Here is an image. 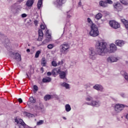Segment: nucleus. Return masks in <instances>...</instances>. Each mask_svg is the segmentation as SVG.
<instances>
[{"label": "nucleus", "mask_w": 128, "mask_h": 128, "mask_svg": "<svg viewBox=\"0 0 128 128\" xmlns=\"http://www.w3.org/2000/svg\"><path fill=\"white\" fill-rule=\"evenodd\" d=\"M96 48L97 50L98 54L99 56H104L110 52L108 48V44L105 42L97 41Z\"/></svg>", "instance_id": "obj_1"}, {"label": "nucleus", "mask_w": 128, "mask_h": 128, "mask_svg": "<svg viewBox=\"0 0 128 128\" xmlns=\"http://www.w3.org/2000/svg\"><path fill=\"white\" fill-rule=\"evenodd\" d=\"M89 34L90 36H93L94 38H96V36H99L100 32H98V26H96V24L91 25Z\"/></svg>", "instance_id": "obj_2"}, {"label": "nucleus", "mask_w": 128, "mask_h": 128, "mask_svg": "<svg viewBox=\"0 0 128 128\" xmlns=\"http://www.w3.org/2000/svg\"><path fill=\"white\" fill-rule=\"evenodd\" d=\"M60 52L61 54H66L70 50V44L68 43H64L60 46Z\"/></svg>", "instance_id": "obj_3"}, {"label": "nucleus", "mask_w": 128, "mask_h": 128, "mask_svg": "<svg viewBox=\"0 0 128 128\" xmlns=\"http://www.w3.org/2000/svg\"><path fill=\"white\" fill-rule=\"evenodd\" d=\"M15 122H16L17 124L19 126L20 128H30L28 126L26 125L24 120L22 119L16 118L14 120Z\"/></svg>", "instance_id": "obj_4"}, {"label": "nucleus", "mask_w": 128, "mask_h": 128, "mask_svg": "<svg viewBox=\"0 0 128 128\" xmlns=\"http://www.w3.org/2000/svg\"><path fill=\"white\" fill-rule=\"evenodd\" d=\"M89 58L91 60H94L96 58V50L92 48H89Z\"/></svg>", "instance_id": "obj_5"}, {"label": "nucleus", "mask_w": 128, "mask_h": 128, "mask_svg": "<svg viewBox=\"0 0 128 128\" xmlns=\"http://www.w3.org/2000/svg\"><path fill=\"white\" fill-rule=\"evenodd\" d=\"M86 104H88V106H94L95 108H99V106H100L102 103L98 100H93L90 102H86Z\"/></svg>", "instance_id": "obj_6"}, {"label": "nucleus", "mask_w": 128, "mask_h": 128, "mask_svg": "<svg viewBox=\"0 0 128 128\" xmlns=\"http://www.w3.org/2000/svg\"><path fill=\"white\" fill-rule=\"evenodd\" d=\"M126 106H128L124 104H117L114 106V110L116 112H120L123 110L124 108Z\"/></svg>", "instance_id": "obj_7"}, {"label": "nucleus", "mask_w": 128, "mask_h": 128, "mask_svg": "<svg viewBox=\"0 0 128 128\" xmlns=\"http://www.w3.org/2000/svg\"><path fill=\"white\" fill-rule=\"evenodd\" d=\"M46 40H45L42 42L43 44H46L48 42H50V40H52V34L50 33V30H46Z\"/></svg>", "instance_id": "obj_8"}, {"label": "nucleus", "mask_w": 128, "mask_h": 128, "mask_svg": "<svg viewBox=\"0 0 128 128\" xmlns=\"http://www.w3.org/2000/svg\"><path fill=\"white\" fill-rule=\"evenodd\" d=\"M110 26L111 28H120V25L118 22H116L115 20H111L109 22Z\"/></svg>", "instance_id": "obj_9"}, {"label": "nucleus", "mask_w": 128, "mask_h": 128, "mask_svg": "<svg viewBox=\"0 0 128 128\" xmlns=\"http://www.w3.org/2000/svg\"><path fill=\"white\" fill-rule=\"evenodd\" d=\"M12 58L14 60H16L17 62H20L22 60V57H20V54L18 52H12Z\"/></svg>", "instance_id": "obj_10"}, {"label": "nucleus", "mask_w": 128, "mask_h": 128, "mask_svg": "<svg viewBox=\"0 0 128 128\" xmlns=\"http://www.w3.org/2000/svg\"><path fill=\"white\" fill-rule=\"evenodd\" d=\"M114 10H117V12H120V10H122V6L120 4V2H117L116 3L114 4Z\"/></svg>", "instance_id": "obj_11"}, {"label": "nucleus", "mask_w": 128, "mask_h": 128, "mask_svg": "<svg viewBox=\"0 0 128 128\" xmlns=\"http://www.w3.org/2000/svg\"><path fill=\"white\" fill-rule=\"evenodd\" d=\"M118 50L116 46L114 44H111L110 45V52H116Z\"/></svg>", "instance_id": "obj_12"}, {"label": "nucleus", "mask_w": 128, "mask_h": 128, "mask_svg": "<svg viewBox=\"0 0 128 128\" xmlns=\"http://www.w3.org/2000/svg\"><path fill=\"white\" fill-rule=\"evenodd\" d=\"M124 44H126V42L122 40H116L115 42V44H116V46H120V48H122V46H124Z\"/></svg>", "instance_id": "obj_13"}, {"label": "nucleus", "mask_w": 128, "mask_h": 128, "mask_svg": "<svg viewBox=\"0 0 128 128\" xmlns=\"http://www.w3.org/2000/svg\"><path fill=\"white\" fill-rule=\"evenodd\" d=\"M93 88L96 90H100V92H102L104 90V87L100 84H96L93 86Z\"/></svg>", "instance_id": "obj_14"}, {"label": "nucleus", "mask_w": 128, "mask_h": 128, "mask_svg": "<svg viewBox=\"0 0 128 128\" xmlns=\"http://www.w3.org/2000/svg\"><path fill=\"white\" fill-rule=\"evenodd\" d=\"M66 0H56V2H54V4L56 6H62L64 4H66Z\"/></svg>", "instance_id": "obj_15"}, {"label": "nucleus", "mask_w": 128, "mask_h": 128, "mask_svg": "<svg viewBox=\"0 0 128 128\" xmlns=\"http://www.w3.org/2000/svg\"><path fill=\"white\" fill-rule=\"evenodd\" d=\"M18 9L16 8V6L13 5L10 7V10L12 12H13L14 14H18Z\"/></svg>", "instance_id": "obj_16"}, {"label": "nucleus", "mask_w": 128, "mask_h": 128, "mask_svg": "<svg viewBox=\"0 0 128 128\" xmlns=\"http://www.w3.org/2000/svg\"><path fill=\"white\" fill-rule=\"evenodd\" d=\"M38 39L39 42L42 41V38L44 36V32H42V30L41 29H40L38 31Z\"/></svg>", "instance_id": "obj_17"}, {"label": "nucleus", "mask_w": 128, "mask_h": 128, "mask_svg": "<svg viewBox=\"0 0 128 128\" xmlns=\"http://www.w3.org/2000/svg\"><path fill=\"white\" fill-rule=\"evenodd\" d=\"M34 2V0H28L26 2V6H28V8H32Z\"/></svg>", "instance_id": "obj_18"}, {"label": "nucleus", "mask_w": 128, "mask_h": 128, "mask_svg": "<svg viewBox=\"0 0 128 128\" xmlns=\"http://www.w3.org/2000/svg\"><path fill=\"white\" fill-rule=\"evenodd\" d=\"M66 72H68L67 70L65 72L60 70V72L58 73L60 74V78H62V80L66 78Z\"/></svg>", "instance_id": "obj_19"}, {"label": "nucleus", "mask_w": 128, "mask_h": 128, "mask_svg": "<svg viewBox=\"0 0 128 128\" xmlns=\"http://www.w3.org/2000/svg\"><path fill=\"white\" fill-rule=\"evenodd\" d=\"M99 5L102 8H108V4H107L106 1L101 0L99 2Z\"/></svg>", "instance_id": "obj_20"}, {"label": "nucleus", "mask_w": 128, "mask_h": 128, "mask_svg": "<svg viewBox=\"0 0 128 128\" xmlns=\"http://www.w3.org/2000/svg\"><path fill=\"white\" fill-rule=\"evenodd\" d=\"M120 20L122 24L124 25L125 28L128 30V20L126 19H122Z\"/></svg>", "instance_id": "obj_21"}, {"label": "nucleus", "mask_w": 128, "mask_h": 128, "mask_svg": "<svg viewBox=\"0 0 128 128\" xmlns=\"http://www.w3.org/2000/svg\"><path fill=\"white\" fill-rule=\"evenodd\" d=\"M61 86H62L63 88H66L67 90L70 88V84L66 82H64L63 83H60Z\"/></svg>", "instance_id": "obj_22"}, {"label": "nucleus", "mask_w": 128, "mask_h": 128, "mask_svg": "<svg viewBox=\"0 0 128 128\" xmlns=\"http://www.w3.org/2000/svg\"><path fill=\"white\" fill-rule=\"evenodd\" d=\"M52 80V78L50 77H46V78H43L42 82H50Z\"/></svg>", "instance_id": "obj_23"}, {"label": "nucleus", "mask_w": 128, "mask_h": 128, "mask_svg": "<svg viewBox=\"0 0 128 128\" xmlns=\"http://www.w3.org/2000/svg\"><path fill=\"white\" fill-rule=\"evenodd\" d=\"M42 66H46V60L44 58H42L41 61Z\"/></svg>", "instance_id": "obj_24"}, {"label": "nucleus", "mask_w": 128, "mask_h": 128, "mask_svg": "<svg viewBox=\"0 0 128 128\" xmlns=\"http://www.w3.org/2000/svg\"><path fill=\"white\" fill-rule=\"evenodd\" d=\"M102 18V14L100 12L98 13L95 16V18H96L97 20H100Z\"/></svg>", "instance_id": "obj_25"}, {"label": "nucleus", "mask_w": 128, "mask_h": 128, "mask_svg": "<svg viewBox=\"0 0 128 128\" xmlns=\"http://www.w3.org/2000/svg\"><path fill=\"white\" fill-rule=\"evenodd\" d=\"M60 70H56V68H54L52 71V74L53 76H56V74H60Z\"/></svg>", "instance_id": "obj_26"}, {"label": "nucleus", "mask_w": 128, "mask_h": 128, "mask_svg": "<svg viewBox=\"0 0 128 128\" xmlns=\"http://www.w3.org/2000/svg\"><path fill=\"white\" fill-rule=\"evenodd\" d=\"M65 110L66 112H70V110H72V108L70 107V105L69 104H66L65 106Z\"/></svg>", "instance_id": "obj_27"}, {"label": "nucleus", "mask_w": 128, "mask_h": 128, "mask_svg": "<svg viewBox=\"0 0 128 128\" xmlns=\"http://www.w3.org/2000/svg\"><path fill=\"white\" fill-rule=\"evenodd\" d=\"M42 6V0H38L37 4L38 9L40 10Z\"/></svg>", "instance_id": "obj_28"}, {"label": "nucleus", "mask_w": 128, "mask_h": 128, "mask_svg": "<svg viewBox=\"0 0 128 128\" xmlns=\"http://www.w3.org/2000/svg\"><path fill=\"white\" fill-rule=\"evenodd\" d=\"M24 116H28V118H33V116H34V114H32L27 112H24Z\"/></svg>", "instance_id": "obj_29"}, {"label": "nucleus", "mask_w": 128, "mask_h": 128, "mask_svg": "<svg viewBox=\"0 0 128 128\" xmlns=\"http://www.w3.org/2000/svg\"><path fill=\"white\" fill-rule=\"evenodd\" d=\"M94 100V98H92V97L90 96H88L86 98V100L87 102H92V100Z\"/></svg>", "instance_id": "obj_30"}, {"label": "nucleus", "mask_w": 128, "mask_h": 128, "mask_svg": "<svg viewBox=\"0 0 128 128\" xmlns=\"http://www.w3.org/2000/svg\"><path fill=\"white\" fill-rule=\"evenodd\" d=\"M112 62H116L118 60V59L116 57L114 56H111Z\"/></svg>", "instance_id": "obj_31"}, {"label": "nucleus", "mask_w": 128, "mask_h": 128, "mask_svg": "<svg viewBox=\"0 0 128 128\" xmlns=\"http://www.w3.org/2000/svg\"><path fill=\"white\" fill-rule=\"evenodd\" d=\"M40 52H42V51L40 50H38L36 54H35V58H38V56H40Z\"/></svg>", "instance_id": "obj_32"}, {"label": "nucleus", "mask_w": 128, "mask_h": 128, "mask_svg": "<svg viewBox=\"0 0 128 128\" xmlns=\"http://www.w3.org/2000/svg\"><path fill=\"white\" fill-rule=\"evenodd\" d=\"M120 2L121 4H125V6H126L128 4V0H120Z\"/></svg>", "instance_id": "obj_33"}, {"label": "nucleus", "mask_w": 128, "mask_h": 128, "mask_svg": "<svg viewBox=\"0 0 128 128\" xmlns=\"http://www.w3.org/2000/svg\"><path fill=\"white\" fill-rule=\"evenodd\" d=\"M51 98H52V96H50V94L46 95L44 97V100H50Z\"/></svg>", "instance_id": "obj_34"}, {"label": "nucleus", "mask_w": 128, "mask_h": 128, "mask_svg": "<svg viewBox=\"0 0 128 128\" xmlns=\"http://www.w3.org/2000/svg\"><path fill=\"white\" fill-rule=\"evenodd\" d=\"M33 88L34 92H36L38 90V87L36 85H34Z\"/></svg>", "instance_id": "obj_35"}, {"label": "nucleus", "mask_w": 128, "mask_h": 128, "mask_svg": "<svg viewBox=\"0 0 128 128\" xmlns=\"http://www.w3.org/2000/svg\"><path fill=\"white\" fill-rule=\"evenodd\" d=\"M47 48L49 50H52V48H54V44H49Z\"/></svg>", "instance_id": "obj_36"}, {"label": "nucleus", "mask_w": 128, "mask_h": 128, "mask_svg": "<svg viewBox=\"0 0 128 128\" xmlns=\"http://www.w3.org/2000/svg\"><path fill=\"white\" fill-rule=\"evenodd\" d=\"M44 124V120H40L36 123V126H42Z\"/></svg>", "instance_id": "obj_37"}, {"label": "nucleus", "mask_w": 128, "mask_h": 128, "mask_svg": "<svg viewBox=\"0 0 128 128\" xmlns=\"http://www.w3.org/2000/svg\"><path fill=\"white\" fill-rule=\"evenodd\" d=\"M87 20L88 22V24H90L91 26H92V24H94L92 23V19H90V18H88Z\"/></svg>", "instance_id": "obj_38"}, {"label": "nucleus", "mask_w": 128, "mask_h": 128, "mask_svg": "<svg viewBox=\"0 0 128 128\" xmlns=\"http://www.w3.org/2000/svg\"><path fill=\"white\" fill-rule=\"evenodd\" d=\"M72 16V12L68 11L67 12V18H70Z\"/></svg>", "instance_id": "obj_39"}, {"label": "nucleus", "mask_w": 128, "mask_h": 128, "mask_svg": "<svg viewBox=\"0 0 128 128\" xmlns=\"http://www.w3.org/2000/svg\"><path fill=\"white\" fill-rule=\"evenodd\" d=\"M30 102H32V104H34V102H36V100H34V97H30Z\"/></svg>", "instance_id": "obj_40"}, {"label": "nucleus", "mask_w": 128, "mask_h": 128, "mask_svg": "<svg viewBox=\"0 0 128 128\" xmlns=\"http://www.w3.org/2000/svg\"><path fill=\"white\" fill-rule=\"evenodd\" d=\"M106 4H112V0H105Z\"/></svg>", "instance_id": "obj_41"}, {"label": "nucleus", "mask_w": 128, "mask_h": 128, "mask_svg": "<svg viewBox=\"0 0 128 128\" xmlns=\"http://www.w3.org/2000/svg\"><path fill=\"white\" fill-rule=\"evenodd\" d=\"M52 66H58V64H56V62L55 61H52Z\"/></svg>", "instance_id": "obj_42"}, {"label": "nucleus", "mask_w": 128, "mask_h": 128, "mask_svg": "<svg viewBox=\"0 0 128 128\" xmlns=\"http://www.w3.org/2000/svg\"><path fill=\"white\" fill-rule=\"evenodd\" d=\"M106 60L108 62H112V57H108V58H107Z\"/></svg>", "instance_id": "obj_43"}, {"label": "nucleus", "mask_w": 128, "mask_h": 128, "mask_svg": "<svg viewBox=\"0 0 128 128\" xmlns=\"http://www.w3.org/2000/svg\"><path fill=\"white\" fill-rule=\"evenodd\" d=\"M24 0H18L16 1V4H20L21 2H22Z\"/></svg>", "instance_id": "obj_44"}, {"label": "nucleus", "mask_w": 128, "mask_h": 128, "mask_svg": "<svg viewBox=\"0 0 128 128\" xmlns=\"http://www.w3.org/2000/svg\"><path fill=\"white\" fill-rule=\"evenodd\" d=\"M70 26V22H68L65 25V27L64 28V30H66V26Z\"/></svg>", "instance_id": "obj_45"}, {"label": "nucleus", "mask_w": 128, "mask_h": 128, "mask_svg": "<svg viewBox=\"0 0 128 128\" xmlns=\"http://www.w3.org/2000/svg\"><path fill=\"white\" fill-rule=\"evenodd\" d=\"M38 21L36 20H35L34 21V24L36 26H38Z\"/></svg>", "instance_id": "obj_46"}, {"label": "nucleus", "mask_w": 128, "mask_h": 128, "mask_svg": "<svg viewBox=\"0 0 128 128\" xmlns=\"http://www.w3.org/2000/svg\"><path fill=\"white\" fill-rule=\"evenodd\" d=\"M40 27L42 30H44V28H46V26L44 24H41Z\"/></svg>", "instance_id": "obj_47"}, {"label": "nucleus", "mask_w": 128, "mask_h": 128, "mask_svg": "<svg viewBox=\"0 0 128 128\" xmlns=\"http://www.w3.org/2000/svg\"><path fill=\"white\" fill-rule=\"evenodd\" d=\"M4 38V36L0 33V39L2 40V38Z\"/></svg>", "instance_id": "obj_48"}, {"label": "nucleus", "mask_w": 128, "mask_h": 128, "mask_svg": "<svg viewBox=\"0 0 128 128\" xmlns=\"http://www.w3.org/2000/svg\"><path fill=\"white\" fill-rule=\"evenodd\" d=\"M52 73L50 72H47L48 76H52Z\"/></svg>", "instance_id": "obj_49"}, {"label": "nucleus", "mask_w": 128, "mask_h": 128, "mask_svg": "<svg viewBox=\"0 0 128 128\" xmlns=\"http://www.w3.org/2000/svg\"><path fill=\"white\" fill-rule=\"evenodd\" d=\"M26 14H22V16H21L22 17V18H26Z\"/></svg>", "instance_id": "obj_50"}, {"label": "nucleus", "mask_w": 128, "mask_h": 128, "mask_svg": "<svg viewBox=\"0 0 128 128\" xmlns=\"http://www.w3.org/2000/svg\"><path fill=\"white\" fill-rule=\"evenodd\" d=\"M80 1L78 3V6H82V0H80Z\"/></svg>", "instance_id": "obj_51"}, {"label": "nucleus", "mask_w": 128, "mask_h": 128, "mask_svg": "<svg viewBox=\"0 0 128 128\" xmlns=\"http://www.w3.org/2000/svg\"><path fill=\"white\" fill-rule=\"evenodd\" d=\"M27 24L28 25V26H30L32 24V20H29V22H27Z\"/></svg>", "instance_id": "obj_52"}, {"label": "nucleus", "mask_w": 128, "mask_h": 128, "mask_svg": "<svg viewBox=\"0 0 128 128\" xmlns=\"http://www.w3.org/2000/svg\"><path fill=\"white\" fill-rule=\"evenodd\" d=\"M64 64V60H62L61 62H58V64L60 66V64Z\"/></svg>", "instance_id": "obj_53"}, {"label": "nucleus", "mask_w": 128, "mask_h": 128, "mask_svg": "<svg viewBox=\"0 0 128 128\" xmlns=\"http://www.w3.org/2000/svg\"><path fill=\"white\" fill-rule=\"evenodd\" d=\"M120 96L122 97V98H126V95L124 94V93H122L120 94Z\"/></svg>", "instance_id": "obj_54"}, {"label": "nucleus", "mask_w": 128, "mask_h": 128, "mask_svg": "<svg viewBox=\"0 0 128 128\" xmlns=\"http://www.w3.org/2000/svg\"><path fill=\"white\" fill-rule=\"evenodd\" d=\"M18 100V102H20V104H22V98H19Z\"/></svg>", "instance_id": "obj_55"}, {"label": "nucleus", "mask_w": 128, "mask_h": 128, "mask_svg": "<svg viewBox=\"0 0 128 128\" xmlns=\"http://www.w3.org/2000/svg\"><path fill=\"white\" fill-rule=\"evenodd\" d=\"M40 110H41V112H44V108H40Z\"/></svg>", "instance_id": "obj_56"}, {"label": "nucleus", "mask_w": 128, "mask_h": 128, "mask_svg": "<svg viewBox=\"0 0 128 128\" xmlns=\"http://www.w3.org/2000/svg\"><path fill=\"white\" fill-rule=\"evenodd\" d=\"M26 52H30V48H28L26 50Z\"/></svg>", "instance_id": "obj_57"}, {"label": "nucleus", "mask_w": 128, "mask_h": 128, "mask_svg": "<svg viewBox=\"0 0 128 128\" xmlns=\"http://www.w3.org/2000/svg\"><path fill=\"white\" fill-rule=\"evenodd\" d=\"M40 70H42V72H44V68H40Z\"/></svg>", "instance_id": "obj_58"}, {"label": "nucleus", "mask_w": 128, "mask_h": 128, "mask_svg": "<svg viewBox=\"0 0 128 128\" xmlns=\"http://www.w3.org/2000/svg\"><path fill=\"white\" fill-rule=\"evenodd\" d=\"M62 118H63V120H66V118L64 116H63Z\"/></svg>", "instance_id": "obj_59"}, {"label": "nucleus", "mask_w": 128, "mask_h": 128, "mask_svg": "<svg viewBox=\"0 0 128 128\" xmlns=\"http://www.w3.org/2000/svg\"><path fill=\"white\" fill-rule=\"evenodd\" d=\"M26 76H27V77H26V78H29V76H28V73H26Z\"/></svg>", "instance_id": "obj_60"}, {"label": "nucleus", "mask_w": 128, "mask_h": 128, "mask_svg": "<svg viewBox=\"0 0 128 128\" xmlns=\"http://www.w3.org/2000/svg\"><path fill=\"white\" fill-rule=\"evenodd\" d=\"M30 104V102H27V104Z\"/></svg>", "instance_id": "obj_61"}, {"label": "nucleus", "mask_w": 128, "mask_h": 128, "mask_svg": "<svg viewBox=\"0 0 128 128\" xmlns=\"http://www.w3.org/2000/svg\"><path fill=\"white\" fill-rule=\"evenodd\" d=\"M6 40L8 42V39H6Z\"/></svg>", "instance_id": "obj_62"}]
</instances>
